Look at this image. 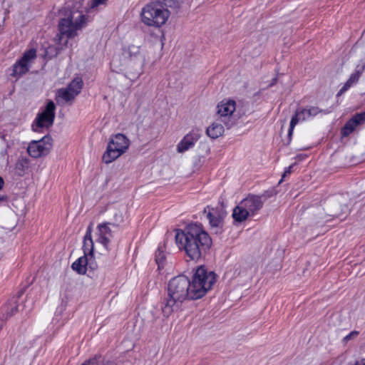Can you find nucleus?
<instances>
[{
    "mask_svg": "<svg viewBox=\"0 0 365 365\" xmlns=\"http://www.w3.org/2000/svg\"><path fill=\"white\" fill-rule=\"evenodd\" d=\"M175 242L180 250L192 260L198 261L210 250L212 239L201 225L190 224L175 230Z\"/></svg>",
    "mask_w": 365,
    "mask_h": 365,
    "instance_id": "f257e3e1",
    "label": "nucleus"
},
{
    "mask_svg": "<svg viewBox=\"0 0 365 365\" xmlns=\"http://www.w3.org/2000/svg\"><path fill=\"white\" fill-rule=\"evenodd\" d=\"M86 16L78 10L68 9L60 10V19L58 24L59 33L55 38L58 47L56 48L48 47L46 54L50 58L56 56L59 50L67 46L68 40L76 37L78 35V31L86 26Z\"/></svg>",
    "mask_w": 365,
    "mask_h": 365,
    "instance_id": "f03ea898",
    "label": "nucleus"
},
{
    "mask_svg": "<svg viewBox=\"0 0 365 365\" xmlns=\"http://www.w3.org/2000/svg\"><path fill=\"white\" fill-rule=\"evenodd\" d=\"M168 298L165 304L162 307V312L168 317L185 299H191L190 280L185 275L180 274L170 280L168 285Z\"/></svg>",
    "mask_w": 365,
    "mask_h": 365,
    "instance_id": "7ed1b4c3",
    "label": "nucleus"
},
{
    "mask_svg": "<svg viewBox=\"0 0 365 365\" xmlns=\"http://www.w3.org/2000/svg\"><path fill=\"white\" fill-rule=\"evenodd\" d=\"M170 7L167 0H154L146 4L140 13L142 21L149 26L160 27L168 21L170 13Z\"/></svg>",
    "mask_w": 365,
    "mask_h": 365,
    "instance_id": "20e7f679",
    "label": "nucleus"
},
{
    "mask_svg": "<svg viewBox=\"0 0 365 365\" xmlns=\"http://www.w3.org/2000/svg\"><path fill=\"white\" fill-rule=\"evenodd\" d=\"M216 281V274L212 271H208L204 266L198 267L190 282L191 299H197L210 290Z\"/></svg>",
    "mask_w": 365,
    "mask_h": 365,
    "instance_id": "39448f33",
    "label": "nucleus"
},
{
    "mask_svg": "<svg viewBox=\"0 0 365 365\" xmlns=\"http://www.w3.org/2000/svg\"><path fill=\"white\" fill-rule=\"evenodd\" d=\"M130 145L128 138L121 133L113 136L108 145L106 152L103 155V161L110 163L119 158L128 150Z\"/></svg>",
    "mask_w": 365,
    "mask_h": 365,
    "instance_id": "423d86ee",
    "label": "nucleus"
},
{
    "mask_svg": "<svg viewBox=\"0 0 365 365\" xmlns=\"http://www.w3.org/2000/svg\"><path fill=\"white\" fill-rule=\"evenodd\" d=\"M55 110L56 106L54 103L49 101L46 106L45 110L38 114L32 125L33 130L40 132L42 129L51 126L55 118Z\"/></svg>",
    "mask_w": 365,
    "mask_h": 365,
    "instance_id": "0eeeda50",
    "label": "nucleus"
},
{
    "mask_svg": "<svg viewBox=\"0 0 365 365\" xmlns=\"http://www.w3.org/2000/svg\"><path fill=\"white\" fill-rule=\"evenodd\" d=\"M52 147V139L48 135H45L38 140L31 141L27 148V152L30 156L37 158L46 155Z\"/></svg>",
    "mask_w": 365,
    "mask_h": 365,
    "instance_id": "6e6552de",
    "label": "nucleus"
},
{
    "mask_svg": "<svg viewBox=\"0 0 365 365\" xmlns=\"http://www.w3.org/2000/svg\"><path fill=\"white\" fill-rule=\"evenodd\" d=\"M271 196L272 194H269L267 192L262 195H250L242 200L241 202L250 216L253 217L262 209L267 199Z\"/></svg>",
    "mask_w": 365,
    "mask_h": 365,
    "instance_id": "1a4fd4ad",
    "label": "nucleus"
},
{
    "mask_svg": "<svg viewBox=\"0 0 365 365\" xmlns=\"http://www.w3.org/2000/svg\"><path fill=\"white\" fill-rule=\"evenodd\" d=\"M235 110V101H227L226 102L222 101L217 105V115H219V120L223 123L227 128H230L233 125V121L231 120V115Z\"/></svg>",
    "mask_w": 365,
    "mask_h": 365,
    "instance_id": "9d476101",
    "label": "nucleus"
},
{
    "mask_svg": "<svg viewBox=\"0 0 365 365\" xmlns=\"http://www.w3.org/2000/svg\"><path fill=\"white\" fill-rule=\"evenodd\" d=\"M36 56V51L34 48L26 51L21 58L13 66L11 76L14 77L20 76L29 71V64Z\"/></svg>",
    "mask_w": 365,
    "mask_h": 365,
    "instance_id": "9b49d317",
    "label": "nucleus"
},
{
    "mask_svg": "<svg viewBox=\"0 0 365 365\" xmlns=\"http://www.w3.org/2000/svg\"><path fill=\"white\" fill-rule=\"evenodd\" d=\"M343 199L344 197L340 195L327 200L324 208L326 211L327 215L336 217H340L344 213H346L348 211V207L345 205H341Z\"/></svg>",
    "mask_w": 365,
    "mask_h": 365,
    "instance_id": "f8f14e48",
    "label": "nucleus"
},
{
    "mask_svg": "<svg viewBox=\"0 0 365 365\" xmlns=\"http://www.w3.org/2000/svg\"><path fill=\"white\" fill-rule=\"evenodd\" d=\"M200 138L198 131L192 130L187 134L183 139L177 145V151L178 153H184L191 148Z\"/></svg>",
    "mask_w": 365,
    "mask_h": 365,
    "instance_id": "ddd939ff",
    "label": "nucleus"
},
{
    "mask_svg": "<svg viewBox=\"0 0 365 365\" xmlns=\"http://www.w3.org/2000/svg\"><path fill=\"white\" fill-rule=\"evenodd\" d=\"M207 218L212 229H215V232H221L222 227L223 214L217 209H209L207 213Z\"/></svg>",
    "mask_w": 365,
    "mask_h": 365,
    "instance_id": "4468645a",
    "label": "nucleus"
},
{
    "mask_svg": "<svg viewBox=\"0 0 365 365\" xmlns=\"http://www.w3.org/2000/svg\"><path fill=\"white\" fill-rule=\"evenodd\" d=\"M365 121V112L356 114L350 119L341 130L343 137L348 136L354 130L356 127Z\"/></svg>",
    "mask_w": 365,
    "mask_h": 365,
    "instance_id": "2eb2a0df",
    "label": "nucleus"
},
{
    "mask_svg": "<svg viewBox=\"0 0 365 365\" xmlns=\"http://www.w3.org/2000/svg\"><path fill=\"white\" fill-rule=\"evenodd\" d=\"M125 54L128 55L130 61H133L134 63L142 66L144 63V57L140 52V47L135 45L129 46Z\"/></svg>",
    "mask_w": 365,
    "mask_h": 365,
    "instance_id": "dca6fc26",
    "label": "nucleus"
},
{
    "mask_svg": "<svg viewBox=\"0 0 365 365\" xmlns=\"http://www.w3.org/2000/svg\"><path fill=\"white\" fill-rule=\"evenodd\" d=\"M109 222L100 224L98 226L99 232L98 242L101 243L106 249L110 242L109 236H111V230L108 227Z\"/></svg>",
    "mask_w": 365,
    "mask_h": 365,
    "instance_id": "f3484780",
    "label": "nucleus"
},
{
    "mask_svg": "<svg viewBox=\"0 0 365 365\" xmlns=\"http://www.w3.org/2000/svg\"><path fill=\"white\" fill-rule=\"evenodd\" d=\"M249 217H251L250 215L240 202L233 210L232 217L234 220L237 222H242L245 221Z\"/></svg>",
    "mask_w": 365,
    "mask_h": 365,
    "instance_id": "a211bd4d",
    "label": "nucleus"
},
{
    "mask_svg": "<svg viewBox=\"0 0 365 365\" xmlns=\"http://www.w3.org/2000/svg\"><path fill=\"white\" fill-rule=\"evenodd\" d=\"M92 227L89 225L83 239V250L84 255H92L93 253V242L91 237Z\"/></svg>",
    "mask_w": 365,
    "mask_h": 365,
    "instance_id": "6ab92c4d",
    "label": "nucleus"
},
{
    "mask_svg": "<svg viewBox=\"0 0 365 365\" xmlns=\"http://www.w3.org/2000/svg\"><path fill=\"white\" fill-rule=\"evenodd\" d=\"M365 66H363L361 70H358L355 73H352L348 81L344 83L342 88L339 90L337 93V96L342 95L346 92L353 84L358 82L362 71H364Z\"/></svg>",
    "mask_w": 365,
    "mask_h": 365,
    "instance_id": "aec40b11",
    "label": "nucleus"
},
{
    "mask_svg": "<svg viewBox=\"0 0 365 365\" xmlns=\"http://www.w3.org/2000/svg\"><path fill=\"white\" fill-rule=\"evenodd\" d=\"M123 208H113L109 211V224L118 227L123 222Z\"/></svg>",
    "mask_w": 365,
    "mask_h": 365,
    "instance_id": "412c9836",
    "label": "nucleus"
},
{
    "mask_svg": "<svg viewBox=\"0 0 365 365\" xmlns=\"http://www.w3.org/2000/svg\"><path fill=\"white\" fill-rule=\"evenodd\" d=\"M29 160L28 158L24 157H20L15 163V174L17 175L18 176H24L29 168Z\"/></svg>",
    "mask_w": 365,
    "mask_h": 365,
    "instance_id": "4be33fe9",
    "label": "nucleus"
},
{
    "mask_svg": "<svg viewBox=\"0 0 365 365\" xmlns=\"http://www.w3.org/2000/svg\"><path fill=\"white\" fill-rule=\"evenodd\" d=\"M206 133L209 137L215 139L223 134L224 127L220 123L215 122L207 128Z\"/></svg>",
    "mask_w": 365,
    "mask_h": 365,
    "instance_id": "5701e85b",
    "label": "nucleus"
},
{
    "mask_svg": "<svg viewBox=\"0 0 365 365\" xmlns=\"http://www.w3.org/2000/svg\"><path fill=\"white\" fill-rule=\"evenodd\" d=\"M319 113H326V111L320 110L317 107H310L309 108L303 109L300 112H298V122L300 120H304L310 117L315 116Z\"/></svg>",
    "mask_w": 365,
    "mask_h": 365,
    "instance_id": "b1692460",
    "label": "nucleus"
},
{
    "mask_svg": "<svg viewBox=\"0 0 365 365\" xmlns=\"http://www.w3.org/2000/svg\"><path fill=\"white\" fill-rule=\"evenodd\" d=\"M88 264V259L86 255L79 257L76 261H75L71 267L73 270L77 272L80 274H83L86 272V266Z\"/></svg>",
    "mask_w": 365,
    "mask_h": 365,
    "instance_id": "393cba45",
    "label": "nucleus"
},
{
    "mask_svg": "<svg viewBox=\"0 0 365 365\" xmlns=\"http://www.w3.org/2000/svg\"><path fill=\"white\" fill-rule=\"evenodd\" d=\"M76 97L66 88L58 89L56 94L57 101H58V99H61L65 103L72 102Z\"/></svg>",
    "mask_w": 365,
    "mask_h": 365,
    "instance_id": "a878e982",
    "label": "nucleus"
},
{
    "mask_svg": "<svg viewBox=\"0 0 365 365\" xmlns=\"http://www.w3.org/2000/svg\"><path fill=\"white\" fill-rule=\"evenodd\" d=\"M83 81L81 78L73 79L66 87V88L71 92L74 96H77L82 88Z\"/></svg>",
    "mask_w": 365,
    "mask_h": 365,
    "instance_id": "bb28decb",
    "label": "nucleus"
},
{
    "mask_svg": "<svg viewBox=\"0 0 365 365\" xmlns=\"http://www.w3.org/2000/svg\"><path fill=\"white\" fill-rule=\"evenodd\" d=\"M155 259L158 264V269H163L165 264L166 256L165 254V250L162 246L158 247L155 252Z\"/></svg>",
    "mask_w": 365,
    "mask_h": 365,
    "instance_id": "cd10ccee",
    "label": "nucleus"
},
{
    "mask_svg": "<svg viewBox=\"0 0 365 365\" xmlns=\"http://www.w3.org/2000/svg\"><path fill=\"white\" fill-rule=\"evenodd\" d=\"M99 359L100 357L96 356L93 358L84 361L81 365H115L111 361L103 359L100 361L98 360Z\"/></svg>",
    "mask_w": 365,
    "mask_h": 365,
    "instance_id": "c85d7f7f",
    "label": "nucleus"
},
{
    "mask_svg": "<svg viewBox=\"0 0 365 365\" xmlns=\"http://www.w3.org/2000/svg\"><path fill=\"white\" fill-rule=\"evenodd\" d=\"M296 124H297V111H295L294 114L292 117L290 125H289V128L288 130V133L286 137V139L282 140L284 144H289L290 143L291 136L292 135V132H293L294 128Z\"/></svg>",
    "mask_w": 365,
    "mask_h": 365,
    "instance_id": "c756f323",
    "label": "nucleus"
},
{
    "mask_svg": "<svg viewBox=\"0 0 365 365\" xmlns=\"http://www.w3.org/2000/svg\"><path fill=\"white\" fill-rule=\"evenodd\" d=\"M107 0H91L90 3V8L95 9L100 4H104Z\"/></svg>",
    "mask_w": 365,
    "mask_h": 365,
    "instance_id": "7c9ffc66",
    "label": "nucleus"
},
{
    "mask_svg": "<svg viewBox=\"0 0 365 365\" xmlns=\"http://www.w3.org/2000/svg\"><path fill=\"white\" fill-rule=\"evenodd\" d=\"M359 334V332L356 331H351V333H349L348 335H346L344 338V341H348L349 340H351V339L356 337L357 335Z\"/></svg>",
    "mask_w": 365,
    "mask_h": 365,
    "instance_id": "2f4dec72",
    "label": "nucleus"
},
{
    "mask_svg": "<svg viewBox=\"0 0 365 365\" xmlns=\"http://www.w3.org/2000/svg\"><path fill=\"white\" fill-rule=\"evenodd\" d=\"M167 4L170 7H177L178 6V0H167Z\"/></svg>",
    "mask_w": 365,
    "mask_h": 365,
    "instance_id": "473e14b6",
    "label": "nucleus"
},
{
    "mask_svg": "<svg viewBox=\"0 0 365 365\" xmlns=\"http://www.w3.org/2000/svg\"><path fill=\"white\" fill-rule=\"evenodd\" d=\"M290 174H288L287 173V172H284V173L282 174V178L281 180H279V184H280L281 182H282L283 181H285L287 178H288V176Z\"/></svg>",
    "mask_w": 365,
    "mask_h": 365,
    "instance_id": "72a5a7b5",
    "label": "nucleus"
},
{
    "mask_svg": "<svg viewBox=\"0 0 365 365\" xmlns=\"http://www.w3.org/2000/svg\"><path fill=\"white\" fill-rule=\"evenodd\" d=\"M294 163L292 164L287 168H286L284 171L287 172V173L288 174H291L292 172V168L294 167Z\"/></svg>",
    "mask_w": 365,
    "mask_h": 365,
    "instance_id": "f704fd0d",
    "label": "nucleus"
},
{
    "mask_svg": "<svg viewBox=\"0 0 365 365\" xmlns=\"http://www.w3.org/2000/svg\"><path fill=\"white\" fill-rule=\"evenodd\" d=\"M354 365H365V359H361L359 361H356Z\"/></svg>",
    "mask_w": 365,
    "mask_h": 365,
    "instance_id": "c9c22d12",
    "label": "nucleus"
},
{
    "mask_svg": "<svg viewBox=\"0 0 365 365\" xmlns=\"http://www.w3.org/2000/svg\"><path fill=\"white\" fill-rule=\"evenodd\" d=\"M4 185V179L0 176V190H1Z\"/></svg>",
    "mask_w": 365,
    "mask_h": 365,
    "instance_id": "e433bc0d",
    "label": "nucleus"
},
{
    "mask_svg": "<svg viewBox=\"0 0 365 365\" xmlns=\"http://www.w3.org/2000/svg\"><path fill=\"white\" fill-rule=\"evenodd\" d=\"M7 199H8V197L6 195H1V196H0V202H6Z\"/></svg>",
    "mask_w": 365,
    "mask_h": 365,
    "instance_id": "4c0bfd02",
    "label": "nucleus"
},
{
    "mask_svg": "<svg viewBox=\"0 0 365 365\" xmlns=\"http://www.w3.org/2000/svg\"><path fill=\"white\" fill-rule=\"evenodd\" d=\"M14 311H17V307H16L15 309H14Z\"/></svg>",
    "mask_w": 365,
    "mask_h": 365,
    "instance_id": "58836bf2",
    "label": "nucleus"
},
{
    "mask_svg": "<svg viewBox=\"0 0 365 365\" xmlns=\"http://www.w3.org/2000/svg\"><path fill=\"white\" fill-rule=\"evenodd\" d=\"M14 311H17V307H16L15 309H14Z\"/></svg>",
    "mask_w": 365,
    "mask_h": 365,
    "instance_id": "ea45409f",
    "label": "nucleus"
}]
</instances>
